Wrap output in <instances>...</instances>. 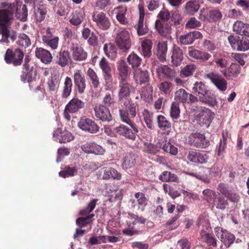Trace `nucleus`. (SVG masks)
I'll use <instances>...</instances> for the list:
<instances>
[{
	"label": "nucleus",
	"instance_id": "nucleus-32",
	"mask_svg": "<svg viewBox=\"0 0 249 249\" xmlns=\"http://www.w3.org/2000/svg\"><path fill=\"white\" fill-rule=\"evenodd\" d=\"M36 57L45 64H50L53 60V56L51 53L42 48H37L35 51Z\"/></svg>",
	"mask_w": 249,
	"mask_h": 249
},
{
	"label": "nucleus",
	"instance_id": "nucleus-1",
	"mask_svg": "<svg viewBox=\"0 0 249 249\" xmlns=\"http://www.w3.org/2000/svg\"><path fill=\"white\" fill-rule=\"evenodd\" d=\"M134 88L131 80L119 81L118 96L120 104L126 109H135L136 106L129 99Z\"/></svg>",
	"mask_w": 249,
	"mask_h": 249
},
{
	"label": "nucleus",
	"instance_id": "nucleus-11",
	"mask_svg": "<svg viewBox=\"0 0 249 249\" xmlns=\"http://www.w3.org/2000/svg\"><path fill=\"white\" fill-rule=\"evenodd\" d=\"M204 77L211 80L216 88L221 91H225L227 88V81L224 79L221 75L214 73L210 72L205 73Z\"/></svg>",
	"mask_w": 249,
	"mask_h": 249
},
{
	"label": "nucleus",
	"instance_id": "nucleus-47",
	"mask_svg": "<svg viewBox=\"0 0 249 249\" xmlns=\"http://www.w3.org/2000/svg\"><path fill=\"white\" fill-rule=\"evenodd\" d=\"M136 163L135 156L131 153H126L123 158L122 167L127 170L134 166Z\"/></svg>",
	"mask_w": 249,
	"mask_h": 249
},
{
	"label": "nucleus",
	"instance_id": "nucleus-55",
	"mask_svg": "<svg viewBox=\"0 0 249 249\" xmlns=\"http://www.w3.org/2000/svg\"><path fill=\"white\" fill-rule=\"evenodd\" d=\"M203 199L207 201V202L212 204L213 203L214 199L217 197L216 192L210 189H206L202 192Z\"/></svg>",
	"mask_w": 249,
	"mask_h": 249
},
{
	"label": "nucleus",
	"instance_id": "nucleus-61",
	"mask_svg": "<svg viewBox=\"0 0 249 249\" xmlns=\"http://www.w3.org/2000/svg\"><path fill=\"white\" fill-rule=\"evenodd\" d=\"M158 126L161 129L166 130L171 127L170 123L166 119V118L162 115L158 117Z\"/></svg>",
	"mask_w": 249,
	"mask_h": 249
},
{
	"label": "nucleus",
	"instance_id": "nucleus-9",
	"mask_svg": "<svg viewBox=\"0 0 249 249\" xmlns=\"http://www.w3.org/2000/svg\"><path fill=\"white\" fill-rule=\"evenodd\" d=\"M214 114L211 110H196L195 118L201 126L208 128L214 118Z\"/></svg>",
	"mask_w": 249,
	"mask_h": 249
},
{
	"label": "nucleus",
	"instance_id": "nucleus-42",
	"mask_svg": "<svg viewBox=\"0 0 249 249\" xmlns=\"http://www.w3.org/2000/svg\"><path fill=\"white\" fill-rule=\"evenodd\" d=\"M116 14V18L120 23L126 25L128 21L125 18V14L127 11V8L125 6H119L115 9Z\"/></svg>",
	"mask_w": 249,
	"mask_h": 249
},
{
	"label": "nucleus",
	"instance_id": "nucleus-44",
	"mask_svg": "<svg viewBox=\"0 0 249 249\" xmlns=\"http://www.w3.org/2000/svg\"><path fill=\"white\" fill-rule=\"evenodd\" d=\"M200 234L201 240L203 242L213 247L217 246V240L213 235L206 232L203 230L201 231Z\"/></svg>",
	"mask_w": 249,
	"mask_h": 249
},
{
	"label": "nucleus",
	"instance_id": "nucleus-24",
	"mask_svg": "<svg viewBox=\"0 0 249 249\" xmlns=\"http://www.w3.org/2000/svg\"><path fill=\"white\" fill-rule=\"evenodd\" d=\"M188 55L191 58L201 62L207 61L212 57L208 53L196 50L192 47L188 48Z\"/></svg>",
	"mask_w": 249,
	"mask_h": 249
},
{
	"label": "nucleus",
	"instance_id": "nucleus-28",
	"mask_svg": "<svg viewBox=\"0 0 249 249\" xmlns=\"http://www.w3.org/2000/svg\"><path fill=\"white\" fill-rule=\"evenodd\" d=\"M171 63L175 67L179 66L183 59V53L182 49L174 45L171 51Z\"/></svg>",
	"mask_w": 249,
	"mask_h": 249
},
{
	"label": "nucleus",
	"instance_id": "nucleus-10",
	"mask_svg": "<svg viewBox=\"0 0 249 249\" xmlns=\"http://www.w3.org/2000/svg\"><path fill=\"white\" fill-rule=\"evenodd\" d=\"M222 17L221 12L218 9H201L199 13V18L204 21L209 22H216Z\"/></svg>",
	"mask_w": 249,
	"mask_h": 249
},
{
	"label": "nucleus",
	"instance_id": "nucleus-8",
	"mask_svg": "<svg viewBox=\"0 0 249 249\" xmlns=\"http://www.w3.org/2000/svg\"><path fill=\"white\" fill-rule=\"evenodd\" d=\"M31 60L30 56L26 55L23 65V70L20 75V79L23 82L27 81L30 83L32 82L34 79L33 76L34 65Z\"/></svg>",
	"mask_w": 249,
	"mask_h": 249
},
{
	"label": "nucleus",
	"instance_id": "nucleus-3",
	"mask_svg": "<svg viewBox=\"0 0 249 249\" xmlns=\"http://www.w3.org/2000/svg\"><path fill=\"white\" fill-rule=\"evenodd\" d=\"M24 56V53L20 49L8 48L4 54V59L6 64L17 67L21 65Z\"/></svg>",
	"mask_w": 249,
	"mask_h": 249
},
{
	"label": "nucleus",
	"instance_id": "nucleus-48",
	"mask_svg": "<svg viewBox=\"0 0 249 249\" xmlns=\"http://www.w3.org/2000/svg\"><path fill=\"white\" fill-rule=\"evenodd\" d=\"M196 70V66L194 64L186 65L180 70V76L181 78H186L193 75Z\"/></svg>",
	"mask_w": 249,
	"mask_h": 249
},
{
	"label": "nucleus",
	"instance_id": "nucleus-12",
	"mask_svg": "<svg viewBox=\"0 0 249 249\" xmlns=\"http://www.w3.org/2000/svg\"><path fill=\"white\" fill-rule=\"evenodd\" d=\"M0 34L2 35V38L0 40V42L9 44L10 41L13 42L17 37V32L14 30H10L8 29L7 26L3 23H0Z\"/></svg>",
	"mask_w": 249,
	"mask_h": 249
},
{
	"label": "nucleus",
	"instance_id": "nucleus-62",
	"mask_svg": "<svg viewBox=\"0 0 249 249\" xmlns=\"http://www.w3.org/2000/svg\"><path fill=\"white\" fill-rule=\"evenodd\" d=\"M237 71V66L232 63L229 68L221 71V72L225 77L228 78L236 73Z\"/></svg>",
	"mask_w": 249,
	"mask_h": 249
},
{
	"label": "nucleus",
	"instance_id": "nucleus-4",
	"mask_svg": "<svg viewBox=\"0 0 249 249\" xmlns=\"http://www.w3.org/2000/svg\"><path fill=\"white\" fill-rule=\"evenodd\" d=\"M187 143L191 146L198 148H206L210 145L204 133L198 132L192 133L188 137Z\"/></svg>",
	"mask_w": 249,
	"mask_h": 249
},
{
	"label": "nucleus",
	"instance_id": "nucleus-36",
	"mask_svg": "<svg viewBox=\"0 0 249 249\" xmlns=\"http://www.w3.org/2000/svg\"><path fill=\"white\" fill-rule=\"evenodd\" d=\"M104 52L111 60H115L117 57V49L115 45L111 42L105 43L103 47Z\"/></svg>",
	"mask_w": 249,
	"mask_h": 249
},
{
	"label": "nucleus",
	"instance_id": "nucleus-38",
	"mask_svg": "<svg viewBox=\"0 0 249 249\" xmlns=\"http://www.w3.org/2000/svg\"><path fill=\"white\" fill-rule=\"evenodd\" d=\"M167 50V41H160L158 43L157 46V55L161 62H164L166 59Z\"/></svg>",
	"mask_w": 249,
	"mask_h": 249
},
{
	"label": "nucleus",
	"instance_id": "nucleus-40",
	"mask_svg": "<svg viewBox=\"0 0 249 249\" xmlns=\"http://www.w3.org/2000/svg\"><path fill=\"white\" fill-rule=\"evenodd\" d=\"M153 42L151 40L145 39L141 42L142 53L145 58H149L152 55Z\"/></svg>",
	"mask_w": 249,
	"mask_h": 249
},
{
	"label": "nucleus",
	"instance_id": "nucleus-56",
	"mask_svg": "<svg viewBox=\"0 0 249 249\" xmlns=\"http://www.w3.org/2000/svg\"><path fill=\"white\" fill-rule=\"evenodd\" d=\"M87 75L91 82L93 88H98L100 85L99 78L95 71L92 69L89 68L87 71Z\"/></svg>",
	"mask_w": 249,
	"mask_h": 249
},
{
	"label": "nucleus",
	"instance_id": "nucleus-59",
	"mask_svg": "<svg viewBox=\"0 0 249 249\" xmlns=\"http://www.w3.org/2000/svg\"><path fill=\"white\" fill-rule=\"evenodd\" d=\"M201 26V22L195 17L189 18L185 24V28L187 29H199Z\"/></svg>",
	"mask_w": 249,
	"mask_h": 249
},
{
	"label": "nucleus",
	"instance_id": "nucleus-37",
	"mask_svg": "<svg viewBox=\"0 0 249 249\" xmlns=\"http://www.w3.org/2000/svg\"><path fill=\"white\" fill-rule=\"evenodd\" d=\"M116 132L120 135L124 136L127 139L131 140H135L136 139L135 132H133L130 129L124 125H120L115 128Z\"/></svg>",
	"mask_w": 249,
	"mask_h": 249
},
{
	"label": "nucleus",
	"instance_id": "nucleus-35",
	"mask_svg": "<svg viewBox=\"0 0 249 249\" xmlns=\"http://www.w3.org/2000/svg\"><path fill=\"white\" fill-rule=\"evenodd\" d=\"M233 31L242 36L249 37V24L237 20L233 25Z\"/></svg>",
	"mask_w": 249,
	"mask_h": 249
},
{
	"label": "nucleus",
	"instance_id": "nucleus-7",
	"mask_svg": "<svg viewBox=\"0 0 249 249\" xmlns=\"http://www.w3.org/2000/svg\"><path fill=\"white\" fill-rule=\"evenodd\" d=\"M228 40L231 48L238 51H246L249 49V39L244 37L230 35Z\"/></svg>",
	"mask_w": 249,
	"mask_h": 249
},
{
	"label": "nucleus",
	"instance_id": "nucleus-46",
	"mask_svg": "<svg viewBox=\"0 0 249 249\" xmlns=\"http://www.w3.org/2000/svg\"><path fill=\"white\" fill-rule=\"evenodd\" d=\"M78 168L76 166L68 165L65 166L63 169L59 172V175L63 178L73 177L77 174Z\"/></svg>",
	"mask_w": 249,
	"mask_h": 249
},
{
	"label": "nucleus",
	"instance_id": "nucleus-5",
	"mask_svg": "<svg viewBox=\"0 0 249 249\" xmlns=\"http://www.w3.org/2000/svg\"><path fill=\"white\" fill-rule=\"evenodd\" d=\"M92 19L97 27L102 30H107L111 26L108 16L102 11L94 10L92 14Z\"/></svg>",
	"mask_w": 249,
	"mask_h": 249
},
{
	"label": "nucleus",
	"instance_id": "nucleus-30",
	"mask_svg": "<svg viewBox=\"0 0 249 249\" xmlns=\"http://www.w3.org/2000/svg\"><path fill=\"white\" fill-rule=\"evenodd\" d=\"M133 73L134 78L137 84L141 85L149 80V74L146 69L140 68L134 71Z\"/></svg>",
	"mask_w": 249,
	"mask_h": 249
},
{
	"label": "nucleus",
	"instance_id": "nucleus-18",
	"mask_svg": "<svg viewBox=\"0 0 249 249\" xmlns=\"http://www.w3.org/2000/svg\"><path fill=\"white\" fill-rule=\"evenodd\" d=\"M139 18L135 25L134 28L139 36L144 35L148 33V28L146 23L144 22V12L142 7L139 6Z\"/></svg>",
	"mask_w": 249,
	"mask_h": 249
},
{
	"label": "nucleus",
	"instance_id": "nucleus-13",
	"mask_svg": "<svg viewBox=\"0 0 249 249\" xmlns=\"http://www.w3.org/2000/svg\"><path fill=\"white\" fill-rule=\"evenodd\" d=\"M71 61L70 52L67 50L61 49L54 55V62L61 68L68 66Z\"/></svg>",
	"mask_w": 249,
	"mask_h": 249
},
{
	"label": "nucleus",
	"instance_id": "nucleus-29",
	"mask_svg": "<svg viewBox=\"0 0 249 249\" xmlns=\"http://www.w3.org/2000/svg\"><path fill=\"white\" fill-rule=\"evenodd\" d=\"M85 17L84 10L79 8L72 12L69 17V22L74 26H78L83 21Z\"/></svg>",
	"mask_w": 249,
	"mask_h": 249
},
{
	"label": "nucleus",
	"instance_id": "nucleus-58",
	"mask_svg": "<svg viewBox=\"0 0 249 249\" xmlns=\"http://www.w3.org/2000/svg\"><path fill=\"white\" fill-rule=\"evenodd\" d=\"M59 80L56 77H52L47 82V86L50 92H55L59 88Z\"/></svg>",
	"mask_w": 249,
	"mask_h": 249
},
{
	"label": "nucleus",
	"instance_id": "nucleus-17",
	"mask_svg": "<svg viewBox=\"0 0 249 249\" xmlns=\"http://www.w3.org/2000/svg\"><path fill=\"white\" fill-rule=\"evenodd\" d=\"M117 69L118 72V80H129L131 70L124 60H120L117 62Z\"/></svg>",
	"mask_w": 249,
	"mask_h": 249
},
{
	"label": "nucleus",
	"instance_id": "nucleus-51",
	"mask_svg": "<svg viewBox=\"0 0 249 249\" xmlns=\"http://www.w3.org/2000/svg\"><path fill=\"white\" fill-rule=\"evenodd\" d=\"M47 14V6L45 4H39L35 12L36 21L41 22L46 17Z\"/></svg>",
	"mask_w": 249,
	"mask_h": 249
},
{
	"label": "nucleus",
	"instance_id": "nucleus-31",
	"mask_svg": "<svg viewBox=\"0 0 249 249\" xmlns=\"http://www.w3.org/2000/svg\"><path fill=\"white\" fill-rule=\"evenodd\" d=\"M82 150L88 154H94L95 155H102L104 150L100 145L92 142H87L82 144L81 146Z\"/></svg>",
	"mask_w": 249,
	"mask_h": 249
},
{
	"label": "nucleus",
	"instance_id": "nucleus-43",
	"mask_svg": "<svg viewBox=\"0 0 249 249\" xmlns=\"http://www.w3.org/2000/svg\"><path fill=\"white\" fill-rule=\"evenodd\" d=\"M72 82L71 79L67 76L65 79L64 86L61 91V97L62 98H67L71 94L72 90Z\"/></svg>",
	"mask_w": 249,
	"mask_h": 249
},
{
	"label": "nucleus",
	"instance_id": "nucleus-49",
	"mask_svg": "<svg viewBox=\"0 0 249 249\" xmlns=\"http://www.w3.org/2000/svg\"><path fill=\"white\" fill-rule=\"evenodd\" d=\"M102 178L104 179H108L110 178L120 179L121 178V175L113 168H106L104 171Z\"/></svg>",
	"mask_w": 249,
	"mask_h": 249
},
{
	"label": "nucleus",
	"instance_id": "nucleus-27",
	"mask_svg": "<svg viewBox=\"0 0 249 249\" xmlns=\"http://www.w3.org/2000/svg\"><path fill=\"white\" fill-rule=\"evenodd\" d=\"M99 67L102 70L105 80L108 82H111L112 80V70L108 61L102 57L99 63Z\"/></svg>",
	"mask_w": 249,
	"mask_h": 249
},
{
	"label": "nucleus",
	"instance_id": "nucleus-21",
	"mask_svg": "<svg viewBox=\"0 0 249 249\" xmlns=\"http://www.w3.org/2000/svg\"><path fill=\"white\" fill-rule=\"evenodd\" d=\"M214 231L217 237L220 239L226 246L229 247L233 242L234 236L231 233L226 230L224 231L220 227H216Z\"/></svg>",
	"mask_w": 249,
	"mask_h": 249
},
{
	"label": "nucleus",
	"instance_id": "nucleus-15",
	"mask_svg": "<svg viewBox=\"0 0 249 249\" xmlns=\"http://www.w3.org/2000/svg\"><path fill=\"white\" fill-rule=\"evenodd\" d=\"M79 127L83 131L90 133H96L99 130V126L91 119L81 118L78 122Z\"/></svg>",
	"mask_w": 249,
	"mask_h": 249
},
{
	"label": "nucleus",
	"instance_id": "nucleus-33",
	"mask_svg": "<svg viewBox=\"0 0 249 249\" xmlns=\"http://www.w3.org/2000/svg\"><path fill=\"white\" fill-rule=\"evenodd\" d=\"M157 73L158 76L163 75L164 77L170 80H173L176 76V72L167 65H161L157 68Z\"/></svg>",
	"mask_w": 249,
	"mask_h": 249
},
{
	"label": "nucleus",
	"instance_id": "nucleus-25",
	"mask_svg": "<svg viewBox=\"0 0 249 249\" xmlns=\"http://www.w3.org/2000/svg\"><path fill=\"white\" fill-rule=\"evenodd\" d=\"M202 37L203 35L200 32L194 31L185 35H181L179 37V41L181 44L189 45L192 44L195 40Z\"/></svg>",
	"mask_w": 249,
	"mask_h": 249
},
{
	"label": "nucleus",
	"instance_id": "nucleus-19",
	"mask_svg": "<svg viewBox=\"0 0 249 249\" xmlns=\"http://www.w3.org/2000/svg\"><path fill=\"white\" fill-rule=\"evenodd\" d=\"M187 158L191 162L200 164L207 163L209 159V156L207 154L196 151H189Z\"/></svg>",
	"mask_w": 249,
	"mask_h": 249
},
{
	"label": "nucleus",
	"instance_id": "nucleus-26",
	"mask_svg": "<svg viewBox=\"0 0 249 249\" xmlns=\"http://www.w3.org/2000/svg\"><path fill=\"white\" fill-rule=\"evenodd\" d=\"M72 59L76 61L85 60L88 56V53L83 47L78 44L73 45L71 48Z\"/></svg>",
	"mask_w": 249,
	"mask_h": 249
},
{
	"label": "nucleus",
	"instance_id": "nucleus-53",
	"mask_svg": "<svg viewBox=\"0 0 249 249\" xmlns=\"http://www.w3.org/2000/svg\"><path fill=\"white\" fill-rule=\"evenodd\" d=\"M95 115L102 121L109 122L112 120V116L109 110H94Z\"/></svg>",
	"mask_w": 249,
	"mask_h": 249
},
{
	"label": "nucleus",
	"instance_id": "nucleus-50",
	"mask_svg": "<svg viewBox=\"0 0 249 249\" xmlns=\"http://www.w3.org/2000/svg\"><path fill=\"white\" fill-rule=\"evenodd\" d=\"M159 179L163 182H179L178 178L177 175L167 171L163 172L160 175Z\"/></svg>",
	"mask_w": 249,
	"mask_h": 249
},
{
	"label": "nucleus",
	"instance_id": "nucleus-64",
	"mask_svg": "<svg viewBox=\"0 0 249 249\" xmlns=\"http://www.w3.org/2000/svg\"><path fill=\"white\" fill-rule=\"evenodd\" d=\"M59 38L56 36L53 38L47 39L46 37H42V41L52 49H57L58 45Z\"/></svg>",
	"mask_w": 249,
	"mask_h": 249
},
{
	"label": "nucleus",
	"instance_id": "nucleus-39",
	"mask_svg": "<svg viewBox=\"0 0 249 249\" xmlns=\"http://www.w3.org/2000/svg\"><path fill=\"white\" fill-rule=\"evenodd\" d=\"M116 102L114 99V96L112 92L107 93L103 98L102 103L100 105L99 109L102 107L105 109L112 108L114 107Z\"/></svg>",
	"mask_w": 249,
	"mask_h": 249
},
{
	"label": "nucleus",
	"instance_id": "nucleus-34",
	"mask_svg": "<svg viewBox=\"0 0 249 249\" xmlns=\"http://www.w3.org/2000/svg\"><path fill=\"white\" fill-rule=\"evenodd\" d=\"M155 28L160 36L163 37H168L171 33V28L169 24L160 19L156 21Z\"/></svg>",
	"mask_w": 249,
	"mask_h": 249
},
{
	"label": "nucleus",
	"instance_id": "nucleus-20",
	"mask_svg": "<svg viewBox=\"0 0 249 249\" xmlns=\"http://www.w3.org/2000/svg\"><path fill=\"white\" fill-rule=\"evenodd\" d=\"M192 92L200 97H209L210 91L209 87L202 81H196L193 86Z\"/></svg>",
	"mask_w": 249,
	"mask_h": 249
},
{
	"label": "nucleus",
	"instance_id": "nucleus-22",
	"mask_svg": "<svg viewBox=\"0 0 249 249\" xmlns=\"http://www.w3.org/2000/svg\"><path fill=\"white\" fill-rule=\"evenodd\" d=\"M53 137L55 138V141L61 143L70 142L74 139L71 132L65 130H62L61 128H57L54 131Z\"/></svg>",
	"mask_w": 249,
	"mask_h": 249
},
{
	"label": "nucleus",
	"instance_id": "nucleus-60",
	"mask_svg": "<svg viewBox=\"0 0 249 249\" xmlns=\"http://www.w3.org/2000/svg\"><path fill=\"white\" fill-rule=\"evenodd\" d=\"M17 43L19 45L26 48L31 44L29 37L25 34H20L18 36Z\"/></svg>",
	"mask_w": 249,
	"mask_h": 249
},
{
	"label": "nucleus",
	"instance_id": "nucleus-16",
	"mask_svg": "<svg viewBox=\"0 0 249 249\" xmlns=\"http://www.w3.org/2000/svg\"><path fill=\"white\" fill-rule=\"evenodd\" d=\"M75 88L79 94H82L86 87V81L84 75L80 70H77L73 74Z\"/></svg>",
	"mask_w": 249,
	"mask_h": 249
},
{
	"label": "nucleus",
	"instance_id": "nucleus-54",
	"mask_svg": "<svg viewBox=\"0 0 249 249\" xmlns=\"http://www.w3.org/2000/svg\"><path fill=\"white\" fill-rule=\"evenodd\" d=\"M85 107V103L75 98L72 99L69 102L65 109H81Z\"/></svg>",
	"mask_w": 249,
	"mask_h": 249
},
{
	"label": "nucleus",
	"instance_id": "nucleus-41",
	"mask_svg": "<svg viewBox=\"0 0 249 249\" xmlns=\"http://www.w3.org/2000/svg\"><path fill=\"white\" fill-rule=\"evenodd\" d=\"M127 61L133 69H136L141 65L142 59L136 53L132 52L127 56Z\"/></svg>",
	"mask_w": 249,
	"mask_h": 249
},
{
	"label": "nucleus",
	"instance_id": "nucleus-6",
	"mask_svg": "<svg viewBox=\"0 0 249 249\" xmlns=\"http://www.w3.org/2000/svg\"><path fill=\"white\" fill-rule=\"evenodd\" d=\"M115 41L118 48L123 52H127L131 47V41L128 31L123 29L116 34Z\"/></svg>",
	"mask_w": 249,
	"mask_h": 249
},
{
	"label": "nucleus",
	"instance_id": "nucleus-45",
	"mask_svg": "<svg viewBox=\"0 0 249 249\" xmlns=\"http://www.w3.org/2000/svg\"><path fill=\"white\" fill-rule=\"evenodd\" d=\"M200 6L198 1L190 0L187 2L185 6V13L187 15H194L198 11Z\"/></svg>",
	"mask_w": 249,
	"mask_h": 249
},
{
	"label": "nucleus",
	"instance_id": "nucleus-57",
	"mask_svg": "<svg viewBox=\"0 0 249 249\" xmlns=\"http://www.w3.org/2000/svg\"><path fill=\"white\" fill-rule=\"evenodd\" d=\"M14 11H10L7 9L0 10V23H8L13 19Z\"/></svg>",
	"mask_w": 249,
	"mask_h": 249
},
{
	"label": "nucleus",
	"instance_id": "nucleus-14",
	"mask_svg": "<svg viewBox=\"0 0 249 249\" xmlns=\"http://www.w3.org/2000/svg\"><path fill=\"white\" fill-rule=\"evenodd\" d=\"M175 100L182 103H195L198 102V99L196 96L187 92L183 89H180L175 92Z\"/></svg>",
	"mask_w": 249,
	"mask_h": 249
},
{
	"label": "nucleus",
	"instance_id": "nucleus-23",
	"mask_svg": "<svg viewBox=\"0 0 249 249\" xmlns=\"http://www.w3.org/2000/svg\"><path fill=\"white\" fill-rule=\"evenodd\" d=\"M121 120L129 124L135 133H138V128L132 123L131 119L133 118L136 114L135 110H120Z\"/></svg>",
	"mask_w": 249,
	"mask_h": 249
},
{
	"label": "nucleus",
	"instance_id": "nucleus-52",
	"mask_svg": "<svg viewBox=\"0 0 249 249\" xmlns=\"http://www.w3.org/2000/svg\"><path fill=\"white\" fill-rule=\"evenodd\" d=\"M173 84L171 82L168 81H163L160 83L158 87L160 92L162 94L165 95H170L173 89Z\"/></svg>",
	"mask_w": 249,
	"mask_h": 249
},
{
	"label": "nucleus",
	"instance_id": "nucleus-2",
	"mask_svg": "<svg viewBox=\"0 0 249 249\" xmlns=\"http://www.w3.org/2000/svg\"><path fill=\"white\" fill-rule=\"evenodd\" d=\"M97 201V199H92L85 208L80 211V215L86 216L85 217H80L77 219L76 224L79 227H85L92 223V218L94 216V214L93 213L90 214V213L95 208Z\"/></svg>",
	"mask_w": 249,
	"mask_h": 249
},
{
	"label": "nucleus",
	"instance_id": "nucleus-63",
	"mask_svg": "<svg viewBox=\"0 0 249 249\" xmlns=\"http://www.w3.org/2000/svg\"><path fill=\"white\" fill-rule=\"evenodd\" d=\"M213 207L215 206L217 209L224 210L228 205V202L226 199L222 196H219L217 198L216 201H214L212 204Z\"/></svg>",
	"mask_w": 249,
	"mask_h": 249
}]
</instances>
